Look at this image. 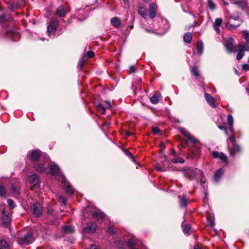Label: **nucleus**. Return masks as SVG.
<instances>
[{"mask_svg":"<svg viewBox=\"0 0 249 249\" xmlns=\"http://www.w3.org/2000/svg\"><path fill=\"white\" fill-rule=\"evenodd\" d=\"M97 110L101 113L104 114L107 109L111 107V104L109 101H104L96 105Z\"/></svg>","mask_w":249,"mask_h":249,"instance_id":"nucleus-9","label":"nucleus"},{"mask_svg":"<svg viewBox=\"0 0 249 249\" xmlns=\"http://www.w3.org/2000/svg\"><path fill=\"white\" fill-rule=\"evenodd\" d=\"M59 180L61 181L62 186L65 188L66 192L69 195H71L73 193V189L72 187L69 185V182L64 177H60Z\"/></svg>","mask_w":249,"mask_h":249,"instance_id":"nucleus-12","label":"nucleus"},{"mask_svg":"<svg viewBox=\"0 0 249 249\" xmlns=\"http://www.w3.org/2000/svg\"><path fill=\"white\" fill-rule=\"evenodd\" d=\"M49 161V159L46 162L45 160L43 161H38L34 163V167L36 170L38 172H43L45 171L46 169L49 167V163H48Z\"/></svg>","mask_w":249,"mask_h":249,"instance_id":"nucleus-8","label":"nucleus"},{"mask_svg":"<svg viewBox=\"0 0 249 249\" xmlns=\"http://www.w3.org/2000/svg\"><path fill=\"white\" fill-rule=\"evenodd\" d=\"M210 225L212 227H213L214 225V222L213 220V219L211 220V221H210Z\"/></svg>","mask_w":249,"mask_h":249,"instance_id":"nucleus-61","label":"nucleus"},{"mask_svg":"<svg viewBox=\"0 0 249 249\" xmlns=\"http://www.w3.org/2000/svg\"><path fill=\"white\" fill-rule=\"evenodd\" d=\"M191 73L193 75H195L196 77H198L200 76L199 71L198 69L196 66H193L191 69Z\"/></svg>","mask_w":249,"mask_h":249,"instance_id":"nucleus-33","label":"nucleus"},{"mask_svg":"<svg viewBox=\"0 0 249 249\" xmlns=\"http://www.w3.org/2000/svg\"><path fill=\"white\" fill-rule=\"evenodd\" d=\"M57 197L60 203L63 204L64 205H66L67 199L65 197L61 195H59L57 196Z\"/></svg>","mask_w":249,"mask_h":249,"instance_id":"nucleus-45","label":"nucleus"},{"mask_svg":"<svg viewBox=\"0 0 249 249\" xmlns=\"http://www.w3.org/2000/svg\"><path fill=\"white\" fill-rule=\"evenodd\" d=\"M63 231L66 233H70L74 232L73 228L70 226H63L62 227Z\"/></svg>","mask_w":249,"mask_h":249,"instance_id":"nucleus-29","label":"nucleus"},{"mask_svg":"<svg viewBox=\"0 0 249 249\" xmlns=\"http://www.w3.org/2000/svg\"><path fill=\"white\" fill-rule=\"evenodd\" d=\"M94 55V53L92 51H89L87 53V56L89 58H91Z\"/></svg>","mask_w":249,"mask_h":249,"instance_id":"nucleus-52","label":"nucleus"},{"mask_svg":"<svg viewBox=\"0 0 249 249\" xmlns=\"http://www.w3.org/2000/svg\"><path fill=\"white\" fill-rule=\"evenodd\" d=\"M205 98L208 104L212 107H216L215 99L211 95L208 93H205Z\"/></svg>","mask_w":249,"mask_h":249,"instance_id":"nucleus-20","label":"nucleus"},{"mask_svg":"<svg viewBox=\"0 0 249 249\" xmlns=\"http://www.w3.org/2000/svg\"><path fill=\"white\" fill-rule=\"evenodd\" d=\"M207 5L211 10H214L216 9V5L213 0H207Z\"/></svg>","mask_w":249,"mask_h":249,"instance_id":"nucleus-31","label":"nucleus"},{"mask_svg":"<svg viewBox=\"0 0 249 249\" xmlns=\"http://www.w3.org/2000/svg\"><path fill=\"white\" fill-rule=\"evenodd\" d=\"M152 132L155 134L161 135L162 133L158 127H153L152 129Z\"/></svg>","mask_w":249,"mask_h":249,"instance_id":"nucleus-46","label":"nucleus"},{"mask_svg":"<svg viewBox=\"0 0 249 249\" xmlns=\"http://www.w3.org/2000/svg\"><path fill=\"white\" fill-rule=\"evenodd\" d=\"M11 190L14 195H18L19 194V187L17 184H12L11 186Z\"/></svg>","mask_w":249,"mask_h":249,"instance_id":"nucleus-30","label":"nucleus"},{"mask_svg":"<svg viewBox=\"0 0 249 249\" xmlns=\"http://www.w3.org/2000/svg\"><path fill=\"white\" fill-rule=\"evenodd\" d=\"M29 181L34 187H38V185L39 184V179L37 175L34 174L29 176Z\"/></svg>","mask_w":249,"mask_h":249,"instance_id":"nucleus-19","label":"nucleus"},{"mask_svg":"<svg viewBox=\"0 0 249 249\" xmlns=\"http://www.w3.org/2000/svg\"><path fill=\"white\" fill-rule=\"evenodd\" d=\"M238 52L236 55V59L238 60L241 59L244 55V50L243 49H238Z\"/></svg>","mask_w":249,"mask_h":249,"instance_id":"nucleus-36","label":"nucleus"},{"mask_svg":"<svg viewBox=\"0 0 249 249\" xmlns=\"http://www.w3.org/2000/svg\"><path fill=\"white\" fill-rule=\"evenodd\" d=\"M97 228V226L95 223L90 222L87 224V226L83 229L85 233H93L95 231Z\"/></svg>","mask_w":249,"mask_h":249,"instance_id":"nucleus-16","label":"nucleus"},{"mask_svg":"<svg viewBox=\"0 0 249 249\" xmlns=\"http://www.w3.org/2000/svg\"><path fill=\"white\" fill-rule=\"evenodd\" d=\"M2 223L5 225H8L10 222V218L9 216L6 213V212L4 209L2 211Z\"/></svg>","mask_w":249,"mask_h":249,"instance_id":"nucleus-22","label":"nucleus"},{"mask_svg":"<svg viewBox=\"0 0 249 249\" xmlns=\"http://www.w3.org/2000/svg\"><path fill=\"white\" fill-rule=\"evenodd\" d=\"M223 174V170H222V169H219L218 170H217L215 173L214 176V179L215 181L218 182L219 180Z\"/></svg>","mask_w":249,"mask_h":249,"instance_id":"nucleus-27","label":"nucleus"},{"mask_svg":"<svg viewBox=\"0 0 249 249\" xmlns=\"http://www.w3.org/2000/svg\"><path fill=\"white\" fill-rule=\"evenodd\" d=\"M126 135L127 136H131V135H132V133H131L130 131H129L128 130H126Z\"/></svg>","mask_w":249,"mask_h":249,"instance_id":"nucleus-62","label":"nucleus"},{"mask_svg":"<svg viewBox=\"0 0 249 249\" xmlns=\"http://www.w3.org/2000/svg\"><path fill=\"white\" fill-rule=\"evenodd\" d=\"M203 44L202 41L199 40L197 41L196 44V50H197V53L199 55H201L203 53Z\"/></svg>","mask_w":249,"mask_h":249,"instance_id":"nucleus-25","label":"nucleus"},{"mask_svg":"<svg viewBox=\"0 0 249 249\" xmlns=\"http://www.w3.org/2000/svg\"><path fill=\"white\" fill-rule=\"evenodd\" d=\"M182 227L183 228V231L184 234L186 235L189 234V231L191 229V226L189 224L188 225H182Z\"/></svg>","mask_w":249,"mask_h":249,"instance_id":"nucleus-35","label":"nucleus"},{"mask_svg":"<svg viewBox=\"0 0 249 249\" xmlns=\"http://www.w3.org/2000/svg\"><path fill=\"white\" fill-rule=\"evenodd\" d=\"M232 126L233 125H218V128L221 130H223L226 134L230 135L229 140L232 142V145H233L236 143L235 141L234 130Z\"/></svg>","mask_w":249,"mask_h":249,"instance_id":"nucleus-7","label":"nucleus"},{"mask_svg":"<svg viewBox=\"0 0 249 249\" xmlns=\"http://www.w3.org/2000/svg\"><path fill=\"white\" fill-rule=\"evenodd\" d=\"M231 18L234 20H237L239 19V14L237 13L236 15L231 16Z\"/></svg>","mask_w":249,"mask_h":249,"instance_id":"nucleus-54","label":"nucleus"},{"mask_svg":"<svg viewBox=\"0 0 249 249\" xmlns=\"http://www.w3.org/2000/svg\"><path fill=\"white\" fill-rule=\"evenodd\" d=\"M93 217L97 220L102 219L105 217V214L99 210H96L91 212Z\"/></svg>","mask_w":249,"mask_h":249,"instance_id":"nucleus-18","label":"nucleus"},{"mask_svg":"<svg viewBox=\"0 0 249 249\" xmlns=\"http://www.w3.org/2000/svg\"><path fill=\"white\" fill-rule=\"evenodd\" d=\"M222 22L221 18H216L213 24V26H220Z\"/></svg>","mask_w":249,"mask_h":249,"instance_id":"nucleus-44","label":"nucleus"},{"mask_svg":"<svg viewBox=\"0 0 249 249\" xmlns=\"http://www.w3.org/2000/svg\"><path fill=\"white\" fill-rule=\"evenodd\" d=\"M53 210L51 206H48L47 207V214L51 215L53 214Z\"/></svg>","mask_w":249,"mask_h":249,"instance_id":"nucleus-53","label":"nucleus"},{"mask_svg":"<svg viewBox=\"0 0 249 249\" xmlns=\"http://www.w3.org/2000/svg\"><path fill=\"white\" fill-rule=\"evenodd\" d=\"M107 231L110 233V234H114L115 233V231H114V230L111 228V227H109L108 228L107 230Z\"/></svg>","mask_w":249,"mask_h":249,"instance_id":"nucleus-56","label":"nucleus"},{"mask_svg":"<svg viewBox=\"0 0 249 249\" xmlns=\"http://www.w3.org/2000/svg\"><path fill=\"white\" fill-rule=\"evenodd\" d=\"M157 9V5L156 3L153 2L149 5L148 9L145 6H140L138 10V12L144 19H147V18L153 19L156 16Z\"/></svg>","mask_w":249,"mask_h":249,"instance_id":"nucleus-2","label":"nucleus"},{"mask_svg":"<svg viewBox=\"0 0 249 249\" xmlns=\"http://www.w3.org/2000/svg\"><path fill=\"white\" fill-rule=\"evenodd\" d=\"M160 147L161 149H164L165 148V145L163 143H161L160 144Z\"/></svg>","mask_w":249,"mask_h":249,"instance_id":"nucleus-63","label":"nucleus"},{"mask_svg":"<svg viewBox=\"0 0 249 249\" xmlns=\"http://www.w3.org/2000/svg\"><path fill=\"white\" fill-rule=\"evenodd\" d=\"M29 160L34 163L44 160L46 162L48 160V156L42 153L40 150L36 149L31 151Z\"/></svg>","mask_w":249,"mask_h":249,"instance_id":"nucleus-4","label":"nucleus"},{"mask_svg":"<svg viewBox=\"0 0 249 249\" xmlns=\"http://www.w3.org/2000/svg\"><path fill=\"white\" fill-rule=\"evenodd\" d=\"M87 60V59L85 58V55L82 57L81 60L79 61V63L78 64V67L80 69H82V66L84 65L85 61Z\"/></svg>","mask_w":249,"mask_h":249,"instance_id":"nucleus-42","label":"nucleus"},{"mask_svg":"<svg viewBox=\"0 0 249 249\" xmlns=\"http://www.w3.org/2000/svg\"><path fill=\"white\" fill-rule=\"evenodd\" d=\"M35 239L33 236V233L31 231H28L26 233L20 234L17 238V242L21 245H29L32 243Z\"/></svg>","mask_w":249,"mask_h":249,"instance_id":"nucleus-5","label":"nucleus"},{"mask_svg":"<svg viewBox=\"0 0 249 249\" xmlns=\"http://www.w3.org/2000/svg\"><path fill=\"white\" fill-rule=\"evenodd\" d=\"M49 167L50 168V170L52 174L53 175H57L59 172V168L58 166L55 164L50 165Z\"/></svg>","mask_w":249,"mask_h":249,"instance_id":"nucleus-26","label":"nucleus"},{"mask_svg":"<svg viewBox=\"0 0 249 249\" xmlns=\"http://www.w3.org/2000/svg\"><path fill=\"white\" fill-rule=\"evenodd\" d=\"M242 69L245 71L249 70V64H244L242 65Z\"/></svg>","mask_w":249,"mask_h":249,"instance_id":"nucleus-55","label":"nucleus"},{"mask_svg":"<svg viewBox=\"0 0 249 249\" xmlns=\"http://www.w3.org/2000/svg\"><path fill=\"white\" fill-rule=\"evenodd\" d=\"M218 158H219L222 161L227 162V157L223 153H220V155Z\"/></svg>","mask_w":249,"mask_h":249,"instance_id":"nucleus-47","label":"nucleus"},{"mask_svg":"<svg viewBox=\"0 0 249 249\" xmlns=\"http://www.w3.org/2000/svg\"><path fill=\"white\" fill-rule=\"evenodd\" d=\"M58 25V21L54 18H51L49 24L47 27V32L49 36L55 32Z\"/></svg>","mask_w":249,"mask_h":249,"instance_id":"nucleus-11","label":"nucleus"},{"mask_svg":"<svg viewBox=\"0 0 249 249\" xmlns=\"http://www.w3.org/2000/svg\"><path fill=\"white\" fill-rule=\"evenodd\" d=\"M220 155V153L216 151H213L212 152V155L214 158H218Z\"/></svg>","mask_w":249,"mask_h":249,"instance_id":"nucleus-49","label":"nucleus"},{"mask_svg":"<svg viewBox=\"0 0 249 249\" xmlns=\"http://www.w3.org/2000/svg\"><path fill=\"white\" fill-rule=\"evenodd\" d=\"M160 95V93L159 91H156L150 98V102L154 104L158 103L159 100V98Z\"/></svg>","mask_w":249,"mask_h":249,"instance_id":"nucleus-24","label":"nucleus"},{"mask_svg":"<svg viewBox=\"0 0 249 249\" xmlns=\"http://www.w3.org/2000/svg\"><path fill=\"white\" fill-rule=\"evenodd\" d=\"M110 22L112 25L116 28H119L121 26V20L118 17L112 18Z\"/></svg>","mask_w":249,"mask_h":249,"instance_id":"nucleus-23","label":"nucleus"},{"mask_svg":"<svg viewBox=\"0 0 249 249\" xmlns=\"http://www.w3.org/2000/svg\"><path fill=\"white\" fill-rule=\"evenodd\" d=\"M12 20L13 18L10 15L4 14L0 16V23L2 24L3 27H9ZM1 36L10 38L13 41H18L20 36L19 34L15 32L14 30L11 28L7 29L6 28H3Z\"/></svg>","mask_w":249,"mask_h":249,"instance_id":"nucleus-1","label":"nucleus"},{"mask_svg":"<svg viewBox=\"0 0 249 249\" xmlns=\"http://www.w3.org/2000/svg\"><path fill=\"white\" fill-rule=\"evenodd\" d=\"M6 195V191L3 186L0 184V196H4Z\"/></svg>","mask_w":249,"mask_h":249,"instance_id":"nucleus-48","label":"nucleus"},{"mask_svg":"<svg viewBox=\"0 0 249 249\" xmlns=\"http://www.w3.org/2000/svg\"><path fill=\"white\" fill-rule=\"evenodd\" d=\"M243 37L246 41H249V31L244 30L242 32Z\"/></svg>","mask_w":249,"mask_h":249,"instance_id":"nucleus-40","label":"nucleus"},{"mask_svg":"<svg viewBox=\"0 0 249 249\" xmlns=\"http://www.w3.org/2000/svg\"><path fill=\"white\" fill-rule=\"evenodd\" d=\"M234 123L233 118L231 114H229L227 116V124H233Z\"/></svg>","mask_w":249,"mask_h":249,"instance_id":"nucleus-43","label":"nucleus"},{"mask_svg":"<svg viewBox=\"0 0 249 249\" xmlns=\"http://www.w3.org/2000/svg\"><path fill=\"white\" fill-rule=\"evenodd\" d=\"M7 203H8V204L9 206L11 208H14V201H13V200L12 199H8L7 200Z\"/></svg>","mask_w":249,"mask_h":249,"instance_id":"nucleus-50","label":"nucleus"},{"mask_svg":"<svg viewBox=\"0 0 249 249\" xmlns=\"http://www.w3.org/2000/svg\"><path fill=\"white\" fill-rule=\"evenodd\" d=\"M130 71L133 73L135 71V68L133 66H131L129 68Z\"/></svg>","mask_w":249,"mask_h":249,"instance_id":"nucleus-59","label":"nucleus"},{"mask_svg":"<svg viewBox=\"0 0 249 249\" xmlns=\"http://www.w3.org/2000/svg\"><path fill=\"white\" fill-rule=\"evenodd\" d=\"M126 244L130 247L137 246L138 243L136 241L133 239L129 240L126 242Z\"/></svg>","mask_w":249,"mask_h":249,"instance_id":"nucleus-41","label":"nucleus"},{"mask_svg":"<svg viewBox=\"0 0 249 249\" xmlns=\"http://www.w3.org/2000/svg\"><path fill=\"white\" fill-rule=\"evenodd\" d=\"M8 6L9 9L11 11H13L15 8L14 5L13 4L9 3Z\"/></svg>","mask_w":249,"mask_h":249,"instance_id":"nucleus-57","label":"nucleus"},{"mask_svg":"<svg viewBox=\"0 0 249 249\" xmlns=\"http://www.w3.org/2000/svg\"><path fill=\"white\" fill-rule=\"evenodd\" d=\"M142 81L141 79L140 78H137L136 79L133 83L132 85V88L134 89V92H135V89H134V87H135L136 89H141V87H138L140 85V84L141 83Z\"/></svg>","mask_w":249,"mask_h":249,"instance_id":"nucleus-37","label":"nucleus"},{"mask_svg":"<svg viewBox=\"0 0 249 249\" xmlns=\"http://www.w3.org/2000/svg\"><path fill=\"white\" fill-rule=\"evenodd\" d=\"M185 177L190 178V179H196L198 181L199 177H203L204 174L202 171L198 170L196 169L192 168L185 170L184 172Z\"/></svg>","mask_w":249,"mask_h":249,"instance_id":"nucleus-6","label":"nucleus"},{"mask_svg":"<svg viewBox=\"0 0 249 249\" xmlns=\"http://www.w3.org/2000/svg\"><path fill=\"white\" fill-rule=\"evenodd\" d=\"M171 161L174 163H183L184 162V160L181 157H177V158L173 159L171 160Z\"/></svg>","mask_w":249,"mask_h":249,"instance_id":"nucleus-39","label":"nucleus"},{"mask_svg":"<svg viewBox=\"0 0 249 249\" xmlns=\"http://www.w3.org/2000/svg\"><path fill=\"white\" fill-rule=\"evenodd\" d=\"M9 247V244L6 241L4 240L0 241V249H8Z\"/></svg>","mask_w":249,"mask_h":249,"instance_id":"nucleus-34","label":"nucleus"},{"mask_svg":"<svg viewBox=\"0 0 249 249\" xmlns=\"http://www.w3.org/2000/svg\"><path fill=\"white\" fill-rule=\"evenodd\" d=\"M180 205L182 207H185L187 206V198L185 196H183L180 199Z\"/></svg>","mask_w":249,"mask_h":249,"instance_id":"nucleus-38","label":"nucleus"},{"mask_svg":"<svg viewBox=\"0 0 249 249\" xmlns=\"http://www.w3.org/2000/svg\"><path fill=\"white\" fill-rule=\"evenodd\" d=\"M158 22L160 24L157 26L154 25V28L156 29H158V28H161L163 30H167L169 28V23L167 19L163 18H158Z\"/></svg>","mask_w":249,"mask_h":249,"instance_id":"nucleus-14","label":"nucleus"},{"mask_svg":"<svg viewBox=\"0 0 249 249\" xmlns=\"http://www.w3.org/2000/svg\"><path fill=\"white\" fill-rule=\"evenodd\" d=\"M124 152L125 153V154L127 155L129 157H130L132 159L134 158L132 154L127 149H124Z\"/></svg>","mask_w":249,"mask_h":249,"instance_id":"nucleus-51","label":"nucleus"},{"mask_svg":"<svg viewBox=\"0 0 249 249\" xmlns=\"http://www.w3.org/2000/svg\"><path fill=\"white\" fill-rule=\"evenodd\" d=\"M241 24V23H239L237 25H233L232 24L230 23L229 22H227L226 27L227 29L230 30H235L236 29L238 26H239Z\"/></svg>","mask_w":249,"mask_h":249,"instance_id":"nucleus-32","label":"nucleus"},{"mask_svg":"<svg viewBox=\"0 0 249 249\" xmlns=\"http://www.w3.org/2000/svg\"><path fill=\"white\" fill-rule=\"evenodd\" d=\"M234 39L232 37H229L225 41L224 45L227 51L230 53H234L237 51V49H243L245 51L249 52V41H246L243 45H234Z\"/></svg>","mask_w":249,"mask_h":249,"instance_id":"nucleus-3","label":"nucleus"},{"mask_svg":"<svg viewBox=\"0 0 249 249\" xmlns=\"http://www.w3.org/2000/svg\"><path fill=\"white\" fill-rule=\"evenodd\" d=\"M230 154L234 156L236 154L239 153L241 151L240 147L239 145L235 144L229 146Z\"/></svg>","mask_w":249,"mask_h":249,"instance_id":"nucleus-17","label":"nucleus"},{"mask_svg":"<svg viewBox=\"0 0 249 249\" xmlns=\"http://www.w3.org/2000/svg\"><path fill=\"white\" fill-rule=\"evenodd\" d=\"M32 211L36 217L40 216L42 212V207L40 203H36L32 206Z\"/></svg>","mask_w":249,"mask_h":249,"instance_id":"nucleus-15","label":"nucleus"},{"mask_svg":"<svg viewBox=\"0 0 249 249\" xmlns=\"http://www.w3.org/2000/svg\"><path fill=\"white\" fill-rule=\"evenodd\" d=\"M219 27L220 26H213V29L218 34L220 33V29L219 28Z\"/></svg>","mask_w":249,"mask_h":249,"instance_id":"nucleus-58","label":"nucleus"},{"mask_svg":"<svg viewBox=\"0 0 249 249\" xmlns=\"http://www.w3.org/2000/svg\"><path fill=\"white\" fill-rule=\"evenodd\" d=\"M194 249H201V248L197 245H195L194 248Z\"/></svg>","mask_w":249,"mask_h":249,"instance_id":"nucleus-64","label":"nucleus"},{"mask_svg":"<svg viewBox=\"0 0 249 249\" xmlns=\"http://www.w3.org/2000/svg\"><path fill=\"white\" fill-rule=\"evenodd\" d=\"M56 15L57 16L63 18L66 15V11L64 6L61 5L59 6L56 10Z\"/></svg>","mask_w":249,"mask_h":249,"instance_id":"nucleus-21","label":"nucleus"},{"mask_svg":"<svg viewBox=\"0 0 249 249\" xmlns=\"http://www.w3.org/2000/svg\"><path fill=\"white\" fill-rule=\"evenodd\" d=\"M230 1L231 3L237 5L243 11H247L248 9L247 0H230Z\"/></svg>","mask_w":249,"mask_h":249,"instance_id":"nucleus-13","label":"nucleus"},{"mask_svg":"<svg viewBox=\"0 0 249 249\" xmlns=\"http://www.w3.org/2000/svg\"><path fill=\"white\" fill-rule=\"evenodd\" d=\"M192 39V35L191 33L188 32L184 34L183 40L185 42L189 43Z\"/></svg>","mask_w":249,"mask_h":249,"instance_id":"nucleus-28","label":"nucleus"},{"mask_svg":"<svg viewBox=\"0 0 249 249\" xmlns=\"http://www.w3.org/2000/svg\"><path fill=\"white\" fill-rule=\"evenodd\" d=\"M87 249H99L96 245H92Z\"/></svg>","mask_w":249,"mask_h":249,"instance_id":"nucleus-60","label":"nucleus"},{"mask_svg":"<svg viewBox=\"0 0 249 249\" xmlns=\"http://www.w3.org/2000/svg\"><path fill=\"white\" fill-rule=\"evenodd\" d=\"M178 129L188 139V141L190 142L196 143L198 142V140L192 136L185 128L179 127L178 128Z\"/></svg>","mask_w":249,"mask_h":249,"instance_id":"nucleus-10","label":"nucleus"}]
</instances>
